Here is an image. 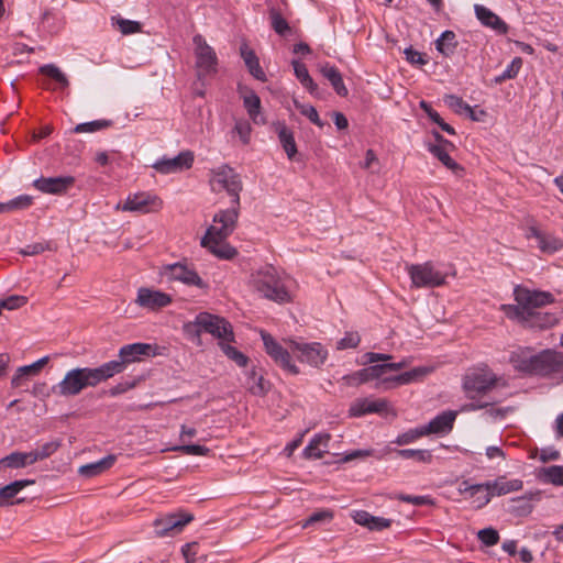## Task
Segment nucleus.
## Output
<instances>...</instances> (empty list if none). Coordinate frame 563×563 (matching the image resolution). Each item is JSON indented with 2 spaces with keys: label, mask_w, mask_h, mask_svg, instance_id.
<instances>
[{
  "label": "nucleus",
  "mask_w": 563,
  "mask_h": 563,
  "mask_svg": "<svg viewBox=\"0 0 563 563\" xmlns=\"http://www.w3.org/2000/svg\"><path fill=\"white\" fill-rule=\"evenodd\" d=\"M34 479H19L14 481L3 487H0V507H8L14 504H20L23 499H14L18 494L25 487L33 485Z\"/></svg>",
  "instance_id": "obj_27"
},
{
  "label": "nucleus",
  "mask_w": 563,
  "mask_h": 563,
  "mask_svg": "<svg viewBox=\"0 0 563 563\" xmlns=\"http://www.w3.org/2000/svg\"><path fill=\"white\" fill-rule=\"evenodd\" d=\"M115 461L117 456L113 454H109L99 461L81 465L78 468V474L86 478L98 476L108 471L109 468H111L114 465Z\"/></svg>",
  "instance_id": "obj_34"
},
{
  "label": "nucleus",
  "mask_w": 563,
  "mask_h": 563,
  "mask_svg": "<svg viewBox=\"0 0 563 563\" xmlns=\"http://www.w3.org/2000/svg\"><path fill=\"white\" fill-rule=\"evenodd\" d=\"M521 67L522 59L520 57H515L506 69L499 76L495 77V84H501L505 80L516 78Z\"/></svg>",
  "instance_id": "obj_47"
},
{
  "label": "nucleus",
  "mask_w": 563,
  "mask_h": 563,
  "mask_svg": "<svg viewBox=\"0 0 563 563\" xmlns=\"http://www.w3.org/2000/svg\"><path fill=\"white\" fill-rule=\"evenodd\" d=\"M360 342L361 338L357 332H345L344 336L336 342V349L340 351L355 349L358 346Z\"/></svg>",
  "instance_id": "obj_54"
},
{
  "label": "nucleus",
  "mask_w": 563,
  "mask_h": 563,
  "mask_svg": "<svg viewBox=\"0 0 563 563\" xmlns=\"http://www.w3.org/2000/svg\"><path fill=\"white\" fill-rule=\"evenodd\" d=\"M230 343L231 342H218L221 351L229 360L233 361L240 367H245L249 363V357Z\"/></svg>",
  "instance_id": "obj_43"
},
{
  "label": "nucleus",
  "mask_w": 563,
  "mask_h": 563,
  "mask_svg": "<svg viewBox=\"0 0 563 563\" xmlns=\"http://www.w3.org/2000/svg\"><path fill=\"white\" fill-rule=\"evenodd\" d=\"M388 412L389 402L384 398H356L351 402L349 408V416L353 418H360L371 413L387 415Z\"/></svg>",
  "instance_id": "obj_16"
},
{
  "label": "nucleus",
  "mask_w": 563,
  "mask_h": 563,
  "mask_svg": "<svg viewBox=\"0 0 563 563\" xmlns=\"http://www.w3.org/2000/svg\"><path fill=\"white\" fill-rule=\"evenodd\" d=\"M405 366H407L406 361L397 363L374 364L351 374L344 375L342 380L346 386L356 387L364 383L378 379L380 380V384H385L388 387H391L409 384L418 377L424 376L429 373V369L426 367H416L399 375L387 376V373L399 371Z\"/></svg>",
  "instance_id": "obj_3"
},
{
  "label": "nucleus",
  "mask_w": 563,
  "mask_h": 563,
  "mask_svg": "<svg viewBox=\"0 0 563 563\" xmlns=\"http://www.w3.org/2000/svg\"><path fill=\"white\" fill-rule=\"evenodd\" d=\"M444 101L452 110H454V112L459 114L466 113L473 117L474 112L472 107L468 103H466L462 98L454 95H449L444 97Z\"/></svg>",
  "instance_id": "obj_48"
},
{
  "label": "nucleus",
  "mask_w": 563,
  "mask_h": 563,
  "mask_svg": "<svg viewBox=\"0 0 563 563\" xmlns=\"http://www.w3.org/2000/svg\"><path fill=\"white\" fill-rule=\"evenodd\" d=\"M111 22L112 25L124 35L143 32L142 24L137 21L123 19L121 16H112Z\"/></svg>",
  "instance_id": "obj_42"
},
{
  "label": "nucleus",
  "mask_w": 563,
  "mask_h": 563,
  "mask_svg": "<svg viewBox=\"0 0 563 563\" xmlns=\"http://www.w3.org/2000/svg\"><path fill=\"white\" fill-rule=\"evenodd\" d=\"M527 239H536L538 247L541 252L553 254L563 250V240L556 235L543 232L534 225H531L526 231Z\"/></svg>",
  "instance_id": "obj_24"
},
{
  "label": "nucleus",
  "mask_w": 563,
  "mask_h": 563,
  "mask_svg": "<svg viewBox=\"0 0 563 563\" xmlns=\"http://www.w3.org/2000/svg\"><path fill=\"white\" fill-rule=\"evenodd\" d=\"M320 73L330 81L331 86L339 96L345 97L347 95L349 91L343 82L342 75L335 66L325 63L324 65L320 66Z\"/></svg>",
  "instance_id": "obj_36"
},
{
  "label": "nucleus",
  "mask_w": 563,
  "mask_h": 563,
  "mask_svg": "<svg viewBox=\"0 0 563 563\" xmlns=\"http://www.w3.org/2000/svg\"><path fill=\"white\" fill-rule=\"evenodd\" d=\"M111 125V121L100 119L90 122L79 123L75 126V133H95L97 131L104 130Z\"/></svg>",
  "instance_id": "obj_46"
},
{
  "label": "nucleus",
  "mask_w": 563,
  "mask_h": 563,
  "mask_svg": "<svg viewBox=\"0 0 563 563\" xmlns=\"http://www.w3.org/2000/svg\"><path fill=\"white\" fill-rule=\"evenodd\" d=\"M48 361L49 356H43L30 365L19 367L11 379L12 387L18 388L23 386L31 376L37 375Z\"/></svg>",
  "instance_id": "obj_29"
},
{
  "label": "nucleus",
  "mask_w": 563,
  "mask_h": 563,
  "mask_svg": "<svg viewBox=\"0 0 563 563\" xmlns=\"http://www.w3.org/2000/svg\"><path fill=\"white\" fill-rule=\"evenodd\" d=\"M406 272L415 288H435L445 284L448 274L438 269L433 262L407 264Z\"/></svg>",
  "instance_id": "obj_10"
},
{
  "label": "nucleus",
  "mask_w": 563,
  "mask_h": 563,
  "mask_svg": "<svg viewBox=\"0 0 563 563\" xmlns=\"http://www.w3.org/2000/svg\"><path fill=\"white\" fill-rule=\"evenodd\" d=\"M477 539L485 545V547H493L498 543L499 541V533L494 528H485L477 532Z\"/></svg>",
  "instance_id": "obj_55"
},
{
  "label": "nucleus",
  "mask_w": 563,
  "mask_h": 563,
  "mask_svg": "<svg viewBox=\"0 0 563 563\" xmlns=\"http://www.w3.org/2000/svg\"><path fill=\"white\" fill-rule=\"evenodd\" d=\"M174 451H180L187 455L203 456L209 453V449L199 444H183L173 449Z\"/></svg>",
  "instance_id": "obj_57"
},
{
  "label": "nucleus",
  "mask_w": 563,
  "mask_h": 563,
  "mask_svg": "<svg viewBox=\"0 0 563 563\" xmlns=\"http://www.w3.org/2000/svg\"><path fill=\"white\" fill-rule=\"evenodd\" d=\"M135 302L150 310H158L172 303L170 295L161 290L142 287L137 290Z\"/></svg>",
  "instance_id": "obj_21"
},
{
  "label": "nucleus",
  "mask_w": 563,
  "mask_h": 563,
  "mask_svg": "<svg viewBox=\"0 0 563 563\" xmlns=\"http://www.w3.org/2000/svg\"><path fill=\"white\" fill-rule=\"evenodd\" d=\"M398 456L409 460L415 459L422 463H430L432 461V454L429 450H416V449H401L395 450Z\"/></svg>",
  "instance_id": "obj_45"
},
{
  "label": "nucleus",
  "mask_w": 563,
  "mask_h": 563,
  "mask_svg": "<svg viewBox=\"0 0 563 563\" xmlns=\"http://www.w3.org/2000/svg\"><path fill=\"white\" fill-rule=\"evenodd\" d=\"M330 439L331 437L329 433L314 434L302 451L303 457L309 460H319L323 457L324 453L327 452Z\"/></svg>",
  "instance_id": "obj_33"
},
{
  "label": "nucleus",
  "mask_w": 563,
  "mask_h": 563,
  "mask_svg": "<svg viewBox=\"0 0 563 563\" xmlns=\"http://www.w3.org/2000/svg\"><path fill=\"white\" fill-rule=\"evenodd\" d=\"M75 184L73 176L40 177L33 181V186L43 194L62 195Z\"/></svg>",
  "instance_id": "obj_20"
},
{
  "label": "nucleus",
  "mask_w": 563,
  "mask_h": 563,
  "mask_svg": "<svg viewBox=\"0 0 563 563\" xmlns=\"http://www.w3.org/2000/svg\"><path fill=\"white\" fill-rule=\"evenodd\" d=\"M539 477L543 483L563 486V465H551L540 470Z\"/></svg>",
  "instance_id": "obj_40"
},
{
  "label": "nucleus",
  "mask_w": 563,
  "mask_h": 563,
  "mask_svg": "<svg viewBox=\"0 0 563 563\" xmlns=\"http://www.w3.org/2000/svg\"><path fill=\"white\" fill-rule=\"evenodd\" d=\"M108 379L102 364L98 367H75L67 371L63 379L52 386L51 391L59 397H75L84 389L96 387Z\"/></svg>",
  "instance_id": "obj_6"
},
{
  "label": "nucleus",
  "mask_w": 563,
  "mask_h": 563,
  "mask_svg": "<svg viewBox=\"0 0 563 563\" xmlns=\"http://www.w3.org/2000/svg\"><path fill=\"white\" fill-rule=\"evenodd\" d=\"M246 388L256 396H263L267 393V386L261 374L257 373L255 367H252L246 373Z\"/></svg>",
  "instance_id": "obj_38"
},
{
  "label": "nucleus",
  "mask_w": 563,
  "mask_h": 563,
  "mask_svg": "<svg viewBox=\"0 0 563 563\" xmlns=\"http://www.w3.org/2000/svg\"><path fill=\"white\" fill-rule=\"evenodd\" d=\"M390 525H391L390 519H387L384 517H376V516L372 515L368 529L374 530V531H382L384 529L389 528Z\"/></svg>",
  "instance_id": "obj_62"
},
{
  "label": "nucleus",
  "mask_w": 563,
  "mask_h": 563,
  "mask_svg": "<svg viewBox=\"0 0 563 563\" xmlns=\"http://www.w3.org/2000/svg\"><path fill=\"white\" fill-rule=\"evenodd\" d=\"M27 302L26 297L13 295L0 301V308L14 310L23 307Z\"/></svg>",
  "instance_id": "obj_59"
},
{
  "label": "nucleus",
  "mask_w": 563,
  "mask_h": 563,
  "mask_svg": "<svg viewBox=\"0 0 563 563\" xmlns=\"http://www.w3.org/2000/svg\"><path fill=\"white\" fill-rule=\"evenodd\" d=\"M192 519L194 516L190 514H168L154 521L155 532L159 537L168 536L174 530L180 531Z\"/></svg>",
  "instance_id": "obj_19"
},
{
  "label": "nucleus",
  "mask_w": 563,
  "mask_h": 563,
  "mask_svg": "<svg viewBox=\"0 0 563 563\" xmlns=\"http://www.w3.org/2000/svg\"><path fill=\"white\" fill-rule=\"evenodd\" d=\"M455 38L456 37H438L434 43L437 51L444 56L452 55L457 46Z\"/></svg>",
  "instance_id": "obj_52"
},
{
  "label": "nucleus",
  "mask_w": 563,
  "mask_h": 563,
  "mask_svg": "<svg viewBox=\"0 0 563 563\" xmlns=\"http://www.w3.org/2000/svg\"><path fill=\"white\" fill-rule=\"evenodd\" d=\"M406 60L412 66H424L429 63V56L424 53L416 51L412 46L404 49Z\"/></svg>",
  "instance_id": "obj_50"
},
{
  "label": "nucleus",
  "mask_w": 563,
  "mask_h": 563,
  "mask_svg": "<svg viewBox=\"0 0 563 563\" xmlns=\"http://www.w3.org/2000/svg\"><path fill=\"white\" fill-rule=\"evenodd\" d=\"M496 375L487 368H474L467 372L462 382L465 397L471 401L461 406V412L484 409L496 401L487 399V394L496 386Z\"/></svg>",
  "instance_id": "obj_5"
},
{
  "label": "nucleus",
  "mask_w": 563,
  "mask_h": 563,
  "mask_svg": "<svg viewBox=\"0 0 563 563\" xmlns=\"http://www.w3.org/2000/svg\"><path fill=\"white\" fill-rule=\"evenodd\" d=\"M475 13L483 25L490 27L500 34H506L508 32V25L496 13L486 7L476 4Z\"/></svg>",
  "instance_id": "obj_31"
},
{
  "label": "nucleus",
  "mask_w": 563,
  "mask_h": 563,
  "mask_svg": "<svg viewBox=\"0 0 563 563\" xmlns=\"http://www.w3.org/2000/svg\"><path fill=\"white\" fill-rule=\"evenodd\" d=\"M295 75L300 84L311 93H316L318 90L317 84L313 81L306 65L299 60L294 59L291 62Z\"/></svg>",
  "instance_id": "obj_39"
},
{
  "label": "nucleus",
  "mask_w": 563,
  "mask_h": 563,
  "mask_svg": "<svg viewBox=\"0 0 563 563\" xmlns=\"http://www.w3.org/2000/svg\"><path fill=\"white\" fill-rule=\"evenodd\" d=\"M34 464L31 451L30 452H12L5 457L0 460V466L10 468H21Z\"/></svg>",
  "instance_id": "obj_37"
},
{
  "label": "nucleus",
  "mask_w": 563,
  "mask_h": 563,
  "mask_svg": "<svg viewBox=\"0 0 563 563\" xmlns=\"http://www.w3.org/2000/svg\"><path fill=\"white\" fill-rule=\"evenodd\" d=\"M60 442L57 440L38 445L35 450L31 451L33 462L35 463L49 457L58 450Z\"/></svg>",
  "instance_id": "obj_44"
},
{
  "label": "nucleus",
  "mask_w": 563,
  "mask_h": 563,
  "mask_svg": "<svg viewBox=\"0 0 563 563\" xmlns=\"http://www.w3.org/2000/svg\"><path fill=\"white\" fill-rule=\"evenodd\" d=\"M163 201L159 197L148 191L130 194L123 203H118L117 209L126 212L150 213L161 210Z\"/></svg>",
  "instance_id": "obj_14"
},
{
  "label": "nucleus",
  "mask_w": 563,
  "mask_h": 563,
  "mask_svg": "<svg viewBox=\"0 0 563 563\" xmlns=\"http://www.w3.org/2000/svg\"><path fill=\"white\" fill-rule=\"evenodd\" d=\"M422 437H426V434L422 426H420L398 434L397 438L394 440V443H396L397 445H407Z\"/></svg>",
  "instance_id": "obj_49"
},
{
  "label": "nucleus",
  "mask_w": 563,
  "mask_h": 563,
  "mask_svg": "<svg viewBox=\"0 0 563 563\" xmlns=\"http://www.w3.org/2000/svg\"><path fill=\"white\" fill-rule=\"evenodd\" d=\"M399 500L411 504L415 506H429L433 505V500L430 496H412V495H400Z\"/></svg>",
  "instance_id": "obj_61"
},
{
  "label": "nucleus",
  "mask_w": 563,
  "mask_h": 563,
  "mask_svg": "<svg viewBox=\"0 0 563 563\" xmlns=\"http://www.w3.org/2000/svg\"><path fill=\"white\" fill-rule=\"evenodd\" d=\"M239 214L240 206L238 205H231L229 209L218 211L213 216V223L201 239V246L221 260L234 258L238 251L227 242V239L235 230Z\"/></svg>",
  "instance_id": "obj_2"
},
{
  "label": "nucleus",
  "mask_w": 563,
  "mask_h": 563,
  "mask_svg": "<svg viewBox=\"0 0 563 563\" xmlns=\"http://www.w3.org/2000/svg\"><path fill=\"white\" fill-rule=\"evenodd\" d=\"M209 186L214 194L225 192L231 198V205H241L242 178L230 165L222 164L210 169Z\"/></svg>",
  "instance_id": "obj_8"
},
{
  "label": "nucleus",
  "mask_w": 563,
  "mask_h": 563,
  "mask_svg": "<svg viewBox=\"0 0 563 563\" xmlns=\"http://www.w3.org/2000/svg\"><path fill=\"white\" fill-rule=\"evenodd\" d=\"M351 517L355 523L368 528L372 515L365 510H354Z\"/></svg>",
  "instance_id": "obj_64"
},
{
  "label": "nucleus",
  "mask_w": 563,
  "mask_h": 563,
  "mask_svg": "<svg viewBox=\"0 0 563 563\" xmlns=\"http://www.w3.org/2000/svg\"><path fill=\"white\" fill-rule=\"evenodd\" d=\"M33 197L29 195H20L7 202H0V213L24 210L31 207Z\"/></svg>",
  "instance_id": "obj_41"
},
{
  "label": "nucleus",
  "mask_w": 563,
  "mask_h": 563,
  "mask_svg": "<svg viewBox=\"0 0 563 563\" xmlns=\"http://www.w3.org/2000/svg\"><path fill=\"white\" fill-rule=\"evenodd\" d=\"M239 93L251 121L256 125L266 124V117L262 113L261 99L257 93L254 90L242 86L239 87Z\"/></svg>",
  "instance_id": "obj_23"
},
{
  "label": "nucleus",
  "mask_w": 563,
  "mask_h": 563,
  "mask_svg": "<svg viewBox=\"0 0 563 563\" xmlns=\"http://www.w3.org/2000/svg\"><path fill=\"white\" fill-rule=\"evenodd\" d=\"M333 519V512L331 510L324 509L320 511H316L309 516V518L302 525L303 528H307L317 522L331 521Z\"/></svg>",
  "instance_id": "obj_58"
},
{
  "label": "nucleus",
  "mask_w": 563,
  "mask_h": 563,
  "mask_svg": "<svg viewBox=\"0 0 563 563\" xmlns=\"http://www.w3.org/2000/svg\"><path fill=\"white\" fill-rule=\"evenodd\" d=\"M460 410H446L437 415L429 423L422 426L426 437L430 434L446 435L454 426Z\"/></svg>",
  "instance_id": "obj_22"
},
{
  "label": "nucleus",
  "mask_w": 563,
  "mask_h": 563,
  "mask_svg": "<svg viewBox=\"0 0 563 563\" xmlns=\"http://www.w3.org/2000/svg\"><path fill=\"white\" fill-rule=\"evenodd\" d=\"M40 73L54 79L63 87L68 86V80H67L66 76L55 65H52V64L44 65L40 68Z\"/></svg>",
  "instance_id": "obj_51"
},
{
  "label": "nucleus",
  "mask_w": 563,
  "mask_h": 563,
  "mask_svg": "<svg viewBox=\"0 0 563 563\" xmlns=\"http://www.w3.org/2000/svg\"><path fill=\"white\" fill-rule=\"evenodd\" d=\"M195 66L199 80L214 76L218 71V57L214 49L202 37H195Z\"/></svg>",
  "instance_id": "obj_13"
},
{
  "label": "nucleus",
  "mask_w": 563,
  "mask_h": 563,
  "mask_svg": "<svg viewBox=\"0 0 563 563\" xmlns=\"http://www.w3.org/2000/svg\"><path fill=\"white\" fill-rule=\"evenodd\" d=\"M271 24L279 35H283L289 29L288 22L276 11L271 12Z\"/></svg>",
  "instance_id": "obj_60"
},
{
  "label": "nucleus",
  "mask_w": 563,
  "mask_h": 563,
  "mask_svg": "<svg viewBox=\"0 0 563 563\" xmlns=\"http://www.w3.org/2000/svg\"><path fill=\"white\" fill-rule=\"evenodd\" d=\"M250 287L262 298L279 305L292 300L290 292L291 279L280 274L274 266L264 265L250 275Z\"/></svg>",
  "instance_id": "obj_4"
},
{
  "label": "nucleus",
  "mask_w": 563,
  "mask_h": 563,
  "mask_svg": "<svg viewBox=\"0 0 563 563\" xmlns=\"http://www.w3.org/2000/svg\"><path fill=\"white\" fill-rule=\"evenodd\" d=\"M136 386V382H121L117 384L115 386L111 387L109 389V395L112 397L119 396L123 393H126L130 389H133Z\"/></svg>",
  "instance_id": "obj_63"
},
{
  "label": "nucleus",
  "mask_w": 563,
  "mask_h": 563,
  "mask_svg": "<svg viewBox=\"0 0 563 563\" xmlns=\"http://www.w3.org/2000/svg\"><path fill=\"white\" fill-rule=\"evenodd\" d=\"M534 354L531 347H517L510 352L509 363L516 372L531 375Z\"/></svg>",
  "instance_id": "obj_26"
},
{
  "label": "nucleus",
  "mask_w": 563,
  "mask_h": 563,
  "mask_svg": "<svg viewBox=\"0 0 563 563\" xmlns=\"http://www.w3.org/2000/svg\"><path fill=\"white\" fill-rule=\"evenodd\" d=\"M234 132L239 135L241 142L246 145L251 139L252 128L249 121L238 120L234 124Z\"/></svg>",
  "instance_id": "obj_56"
},
{
  "label": "nucleus",
  "mask_w": 563,
  "mask_h": 563,
  "mask_svg": "<svg viewBox=\"0 0 563 563\" xmlns=\"http://www.w3.org/2000/svg\"><path fill=\"white\" fill-rule=\"evenodd\" d=\"M294 103H295V107L299 110V112L302 115H305L306 118H308L310 120V122H312L313 124H316L320 128L323 126V123L319 118L318 111L316 110V108L313 106L300 103L297 100H295Z\"/></svg>",
  "instance_id": "obj_53"
},
{
  "label": "nucleus",
  "mask_w": 563,
  "mask_h": 563,
  "mask_svg": "<svg viewBox=\"0 0 563 563\" xmlns=\"http://www.w3.org/2000/svg\"><path fill=\"white\" fill-rule=\"evenodd\" d=\"M518 322L529 328L545 329L553 327L558 322V319L553 313L542 312L538 309L532 311L531 316L522 318L518 320Z\"/></svg>",
  "instance_id": "obj_35"
},
{
  "label": "nucleus",
  "mask_w": 563,
  "mask_h": 563,
  "mask_svg": "<svg viewBox=\"0 0 563 563\" xmlns=\"http://www.w3.org/2000/svg\"><path fill=\"white\" fill-rule=\"evenodd\" d=\"M194 325L199 328L197 331L198 335L200 331H203L218 339L219 342L234 341V332L231 323L220 316L200 312L196 316Z\"/></svg>",
  "instance_id": "obj_11"
},
{
  "label": "nucleus",
  "mask_w": 563,
  "mask_h": 563,
  "mask_svg": "<svg viewBox=\"0 0 563 563\" xmlns=\"http://www.w3.org/2000/svg\"><path fill=\"white\" fill-rule=\"evenodd\" d=\"M241 57L244 60V64L249 70V73L257 80L265 82L267 81V76L263 68L260 65V59L256 56L255 52L247 46V44L243 43L240 47Z\"/></svg>",
  "instance_id": "obj_32"
},
{
  "label": "nucleus",
  "mask_w": 563,
  "mask_h": 563,
  "mask_svg": "<svg viewBox=\"0 0 563 563\" xmlns=\"http://www.w3.org/2000/svg\"><path fill=\"white\" fill-rule=\"evenodd\" d=\"M479 486L481 484H471L468 481H463L459 487V492L472 499L474 507L477 509L486 506L492 499V495L488 489L477 490V487Z\"/></svg>",
  "instance_id": "obj_30"
},
{
  "label": "nucleus",
  "mask_w": 563,
  "mask_h": 563,
  "mask_svg": "<svg viewBox=\"0 0 563 563\" xmlns=\"http://www.w3.org/2000/svg\"><path fill=\"white\" fill-rule=\"evenodd\" d=\"M261 338L266 353L279 367L291 375H298L300 373L299 367L291 357V353L296 355L299 362L314 368L321 367L328 360L329 352L320 342L288 340V347H284L265 331L261 332Z\"/></svg>",
  "instance_id": "obj_1"
},
{
  "label": "nucleus",
  "mask_w": 563,
  "mask_h": 563,
  "mask_svg": "<svg viewBox=\"0 0 563 563\" xmlns=\"http://www.w3.org/2000/svg\"><path fill=\"white\" fill-rule=\"evenodd\" d=\"M194 153L190 151L180 152L175 157H163L153 164V168L161 174H172L189 169L194 164Z\"/></svg>",
  "instance_id": "obj_17"
},
{
  "label": "nucleus",
  "mask_w": 563,
  "mask_h": 563,
  "mask_svg": "<svg viewBox=\"0 0 563 563\" xmlns=\"http://www.w3.org/2000/svg\"><path fill=\"white\" fill-rule=\"evenodd\" d=\"M159 274L168 282H179L188 287L208 288V284L199 276L194 265L186 261L162 266Z\"/></svg>",
  "instance_id": "obj_12"
},
{
  "label": "nucleus",
  "mask_w": 563,
  "mask_h": 563,
  "mask_svg": "<svg viewBox=\"0 0 563 563\" xmlns=\"http://www.w3.org/2000/svg\"><path fill=\"white\" fill-rule=\"evenodd\" d=\"M157 355V346L150 343H131L120 347L118 360L103 363L104 369L109 378L121 374L128 365L141 362L145 357Z\"/></svg>",
  "instance_id": "obj_9"
},
{
  "label": "nucleus",
  "mask_w": 563,
  "mask_h": 563,
  "mask_svg": "<svg viewBox=\"0 0 563 563\" xmlns=\"http://www.w3.org/2000/svg\"><path fill=\"white\" fill-rule=\"evenodd\" d=\"M563 373V353L547 349L534 354L531 376L548 377Z\"/></svg>",
  "instance_id": "obj_15"
},
{
  "label": "nucleus",
  "mask_w": 563,
  "mask_h": 563,
  "mask_svg": "<svg viewBox=\"0 0 563 563\" xmlns=\"http://www.w3.org/2000/svg\"><path fill=\"white\" fill-rule=\"evenodd\" d=\"M522 486L523 483L521 479H507L506 476H499L494 481L481 483V486L477 487V490L488 489L492 497H494L507 495L512 492H518L522 488Z\"/></svg>",
  "instance_id": "obj_25"
},
{
  "label": "nucleus",
  "mask_w": 563,
  "mask_h": 563,
  "mask_svg": "<svg viewBox=\"0 0 563 563\" xmlns=\"http://www.w3.org/2000/svg\"><path fill=\"white\" fill-rule=\"evenodd\" d=\"M272 128L277 133L279 143L289 159H294L297 154V145L294 132L286 125L284 121L273 122Z\"/></svg>",
  "instance_id": "obj_28"
},
{
  "label": "nucleus",
  "mask_w": 563,
  "mask_h": 563,
  "mask_svg": "<svg viewBox=\"0 0 563 563\" xmlns=\"http://www.w3.org/2000/svg\"><path fill=\"white\" fill-rule=\"evenodd\" d=\"M433 136L435 143H429L428 151L453 173L456 174L462 170L461 166L449 154L454 148L453 143L445 140L439 132H433Z\"/></svg>",
  "instance_id": "obj_18"
},
{
  "label": "nucleus",
  "mask_w": 563,
  "mask_h": 563,
  "mask_svg": "<svg viewBox=\"0 0 563 563\" xmlns=\"http://www.w3.org/2000/svg\"><path fill=\"white\" fill-rule=\"evenodd\" d=\"M514 296L517 303L504 306V310L508 318L517 321L531 316L532 311L553 301L552 294L548 291L530 290L522 286L515 287Z\"/></svg>",
  "instance_id": "obj_7"
}]
</instances>
